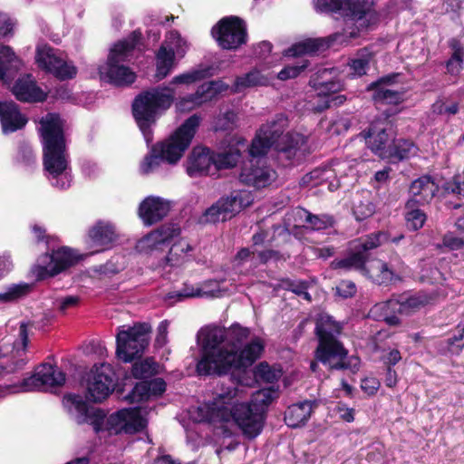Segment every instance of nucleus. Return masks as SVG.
I'll list each match as a JSON object with an SVG mask.
<instances>
[{
  "mask_svg": "<svg viewBox=\"0 0 464 464\" xmlns=\"http://www.w3.org/2000/svg\"><path fill=\"white\" fill-rule=\"evenodd\" d=\"M342 16L344 18L345 25L341 32L294 44L285 51V55L298 57L314 54L337 44H348L352 39L358 38L362 31L368 30L380 20V15L374 9L373 0H344Z\"/></svg>",
  "mask_w": 464,
  "mask_h": 464,
  "instance_id": "f257e3e1",
  "label": "nucleus"
},
{
  "mask_svg": "<svg viewBox=\"0 0 464 464\" xmlns=\"http://www.w3.org/2000/svg\"><path fill=\"white\" fill-rule=\"evenodd\" d=\"M43 163L51 185L60 190L68 189L72 181L66 155L63 122L55 113H48L40 121Z\"/></svg>",
  "mask_w": 464,
  "mask_h": 464,
  "instance_id": "f03ea898",
  "label": "nucleus"
},
{
  "mask_svg": "<svg viewBox=\"0 0 464 464\" xmlns=\"http://www.w3.org/2000/svg\"><path fill=\"white\" fill-rule=\"evenodd\" d=\"M250 330L239 324L229 328L214 326L202 333L200 341V358L196 364L198 376H210L211 370L217 361V351L226 349L238 351L243 343L249 337Z\"/></svg>",
  "mask_w": 464,
  "mask_h": 464,
  "instance_id": "7ed1b4c3",
  "label": "nucleus"
},
{
  "mask_svg": "<svg viewBox=\"0 0 464 464\" xmlns=\"http://www.w3.org/2000/svg\"><path fill=\"white\" fill-rule=\"evenodd\" d=\"M201 118L198 114H193L184 121V122L164 141L156 143L147 155L143 162V171L149 173L162 161L169 164L177 163L185 151L189 147L198 128L199 127Z\"/></svg>",
  "mask_w": 464,
  "mask_h": 464,
  "instance_id": "20e7f679",
  "label": "nucleus"
},
{
  "mask_svg": "<svg viewBox=\"0 0 464 464\" xmlns=\"http://www.w3.org/2000/svg\"><path fill=\"white\" fill-rule=\"evenodd\" d=\"M175 89L170 85H158L141 91L131 103L132 116L140 130L147 135L175 101Z\"/></svg>",
  "mask_w": 464,
  "mask_h": 464,
  "instance_id": "39448f33",
  "label": "nucleus"
},
{
  "mask_svg": "<svg viewBox=\"0 0 464 464\" xmlns=\"http://www.w3.org/2000/svg\"><path fill=\"white\" fill-rule=\"evenodd\" d=\"M401 238H403L402 235L391 239L390 235L384 231H377L362 237L353 243L350 252L344 257L334 259L331 263V267L346 272L355 270L365 276L369 274L367 262L370 259L371 251L389 241L398 243Z\"/></svg>",
  "mask_w": 464,
  "mask_h": 464,
  "instance_id": "423d86ee",
  "label": "nucleus"
},
{
  "mask_svg": "<svg viewBox=\"0 0 464 464\" xmlns=\"http://www.w3.org/2000/svg\"><path fill=\"white\" fill-rule=\"evenodd\" d=\"M265 350V343L260 337H254L238 351L222 349L217 351V361L210 376L222 377L232 371L245 370L260 358Z\"/></svg>",
  "mask_w": 464,
  "mask_h": 464,
  "instance_id": "0eeeda50",
  "label": "nucleus"
},
{
  "mask_svg": "<svg viewBox=\"0 0 464 464\" xmlns=\"http://www.w3.org/2000/svg\"><path fill=\"white\" fill-rule=\"evenodd\" d=\"M150 330L147 323L120 326L116 334L117 358L123 362H131L140 358L149 344L148 334Z\"/></svg>",
  "mask_w": 464,
  "mask_h": 464,
  "instance_id": "6e6552de",
  "label": "nucleus"
},
{
  "mask_svg": "<svg viewBox=\"0 0 464 464\" xmlns=\"http://www.w3.org/2000/svg\"><path fill=\"white\" fill-rule=\"evenodd\" d=\"M314 352V359L330 371L349 370L356 373L360 370L361 360L357 355H349L348 350L338 338L317 340Z\"/></svg>",
  "mask_w": 464,
  "mask_h": 464,
  "instance_id": "1a4fd4ad",
  "label": "nucleus"
},
{
  "mask_svg": "<svg viewBox=\"0 0 464 464\" xmlns=\"http://www.w3.org/2000/svg\"><path fill=\"white\" fill-rule=\"evenodd\" d=\"M211 36L222 50L236 51L248 41L246 23L237 15L224 16L211 28Z\"/></svg>",
  "mask_w": 464,
  "mask_h": 464,
  "instance_id": "9d476101",
  "label": "nucleus"
},
{
  "mask_svg": "<svg viewBox=\"0 0 464 464\" xmlns=\"http://www.w3.org/2000/svg\"><path fill=\"white\" fill-rule=\"evenodd\" d=\"M401 111V109L388 108L382 113L381 119L373 121L367 132V144L370 150L378 157L384 160L389 148L397 135L396 127L392 120Z\"/></svg>",
  "mask_w": 464,
  "mask_h": 464,
  "instance_id": "9b49d317",
  "label": "nucleus"
},
{
  "mask_svg": "<svg viewBox=\"0 0 464 464\" xmlns=\"http://www.w3.org/2000/svg\"><path fill=\"white\" fill-rule=\"evenodd\" d=\"M81 256L68 246H61L52 253L41 255L32 272L37 281L53 277L78 264Z\"/></svg>",
  "mask_w": 464,
  "mask_h": 464,
  "instance_id": "f8f14e48",
  "label": "nucleus"
},
{
  "mask_svg": "<svg viewBox=\"0 0 464 464\" xmlns=\"http://www.w3.org/2000/svg\"><path fill=\"white\" fill-rule=\"evenodd\" d=\"M252 196L246 190H234L229 195L221 197L208 208L202 217V223L216 224L226 222L252 203Z\"/></svg>",
  "mask_w": 464,
  "mask_h": 464,
  "instance_id": "ddd939ff",
  "label": "nucleus"
},
{
  "mask_svg": "<svg viewBox=\"0 0 464 464\" xmlns=\"http://www.w3.org/2000/svg\"><path fill=\"white\" fill-rule=\"evenodd\" d=\"M65 382V373L55 365L43 363L35 372L20 382L6 386L9 393L25 392L47 387H59Z\"/></svg>",
  "mask_w": 464,
  "mask_h": 464,
  "instance_id": "4468645a",
  "label": "nucleus"
},
{
  "mask_svg": "<svg viewBox=\"0 0 464 464\" xmlns=\"http://www.w3.org/2000/svg\"><path fill=\"white\" fill-rule=\"evenodd\" d=\"M116 382V373L110 364H95L88 376L87 398L95 403L102 402L114 391Z\"/></svg>",
  "mask_w": 464,
  "mask_h": 464,
  "instance_id": "2eb2a0df",
  "label": "nucleus"
},
{
  "mask_svg": "<svg viewBox=\"0 0 464 464\" xmlns=\"http://www.w3.org/2000/svg\"><path fill=\"white\" fill-rule=\"evenodd\" d=\"M276 178V171L262 159L251 160L248 163H245L239 174L241 183L256 189L270 186Z\"/></svg>",
  "mask_w": 464,
  "mask_h": 464,
  "instance_id": "dca6fc26",
  "label": "nucleus"
},
{
  "mask_svg": "<svg viewBox=\"0 0 464 464\" xmlns=\"http://www.w3.org/2000/svg\"><path fill=\"white\" fill-rule=\"evenodd\" d=\"M250 402L234 404V422L248 440L256 438L263 430L266 417L256 411Z\"/></svg>",
  "mask_w": 464,
  "mask_h": 464,
  "instance_id": "f3484780",
  "label": "nucleus"
},
{
  "mask_svg": "<svg viewBox=\"0 0 464 464\" xmlns=\"http://www.w3.org/2000/svg\"><path fill=\"white\" fill-rule=\"evenodd\" d=\"M440 190L439 185L430 175H422L414 179L409 188L410 198L405 208L428 205Z\"/></svg>",
  "mask_w": 464,
  "mask_h": 464,
  "instance_id": "a211bd4d",
  "label": "nucleus"
},
{
  "mask_svg": "<svg viewBox=\"0 0 464 464\" xmlns=\"http://www.w3.org/2000/svg\"><path fill=\"white\" fill-rule=\"evenodd\" d=\"M63 404L79 414L78 422L82 423L91 420L96 432H99L105 418V414L101 409H92L82 396L74 393H68L63 396Z\"/></svg>",
  "mask_w": 464,
  "mask_h": 464,
  "instance_id": "6ab92c4d",
  "label": "nucleus"
},
{
  "mask_svg": "<svg viewBox=\"0 0 464 464\" xmlns=\"http://www.w3.org/2000/svg\"><path fill=\"white\" fill-rule=\"evenodd\" d=\"M227 84L224 82L209 81L199 85L195 93L183 98L179 103V110H190L196 105H201L216 98L219 93L227 91Z\"/></svg>",
  "mask_w": 464,
  "mask_h": 464,
  "instance_id": "aec40b11",
  "label": "nucleus"
},
{
  "mask_svg": "<svg viewBox=\"0 0 464 464\" xmlns=\"http://www.w3.org/2000/svg\"><path fill=\"white\" fill-rule=\"evenodd\" d=\"M90 246L94 252L111 249L118 239L115 227L110 222L99 220L88 231Z\"/></svg>",
  "mask_w": 464,
  "mask_h": 464,
  "instance_id": "412c9836",
  "label": "nucleus"
},
{
  "mask_svg": "<svg viewBox=\"0 0 464 464\" xmlns=\"http://www.w3.org/2000/svg\"><path fill=\"white\" fill-rule=\"evenodd\" d=\"M188 160L187 172L190 177L216 175L213 150L209 148L195 147Z\"/></svg>",
  "mask_w": 464,
  "mask_h": 464,
  "instance_id": "4be33fe9",
  "label": "nucleus"
},
{
  "mask_svg": "<svg viewBox=\"0 0 464 464\" xmlns=\"http://www.w3.org/2000/svg\"><path fill=\"white\" fill-rule=\"evenodd\" d=\"M167 383L163 378L157 377L150 380L141 381L132 388L131 392L125 396L129 403L143 402L150 397H160L165 392Z\"/></svg>",
  "mask_w": 464,
  "mask_h": 464,
  "instance_id": "5701e85b",
  "label": "nucleus"
},
{
  "mask_svg": "<svg viewBox=\"0 0 464 464\" xmlns=\"http://www.w3.org/2000/svg\"><path fill=\"white\" fill-rule=\"evenodd\" d=\"M27 121L17 103L14 101H0V123L3 133L8 134L22 130Z\"/></svg>",
  "mask_w": 464,
  "mask_h": 464,
  "instance_id": "b1692460",
  "label": "nucleus"
},
{
  "mask_svg": "<svg viewBox=\"0 0 464 464\" xmlns=\"http://www.w3.org/2000/svg\"><path fill=\"white\" fill-rule=\"evenodd\" d=\"M167 201L159 197H147L139 207V216L146 226L161 221L169 212Z\"/></svg>",
  "mask_w": 464,
  "mask_h": 464,
  "instance_id": "393cba45",
  "label": "nucleus"
},
{
  "mask_svg": "<svg viewBox=\"0 0 464 464\" xmlns=\"http://www.w3.org/2000/svg\"><path fill=\"white\" fill-rule=\"evenodd\" d=\"M317 407L318 402L315 400H305L294 403L288 406L285 411V423L292 429L303 427L307 423Z\"/></svg>",
  "mask_w": 464,
  "mask_h": 464,
  "instance_id": "a878e982",
  "label": "nucleus"
},
{
  "mask_svg": "<svg viewBox=\"0 0 464 464\" xmlns=\"http://www.w3.org/2000/svg\"><path fill=\"white\" fill-rule=\"evenodd\" d=\"M12 92L22 102H43L47 99V94L36 84L30 74L19 78L14 82Z\"/></svg>",
  "mask_w": 464,
  "mask_h": 464,
  "instance_id": "bb28decb",
  "label": "nucleus"
},
{
  "mask_svg": "<svg viewBox=\"0 0 464 464\" xmlns=\"http://www.w3.org/2000/svg\"><path fill=\"white\" fill-rule=\"evenodd\" d=\"M142 38L140 29L132 31L127 39L117 42L110 50L107 62L124 63L130 60L133 51Z\"/></svg>",
  "mask_w": 464,
  "mask_h": 464,
  "instance_id": "cd10ccee",
  "label": "nucleus"
},
{
  "mask_svg": "<svg viewBox=\"0 0 464 464\" xmlns=\"http://www.w3.org/2000/svg\"><path fill=\"white\" fill-rule=\"evenodd\" d=\"M101 79L107 80L108 82L115 86H129L136 80V74L130 67L120 63L107 62L105 72L100 69Z\"/></svg>",
  "mask_w": 464,
  "mask_h": 464,
  "instance_id": "c85d7f7f",
  "label": "nucleus"
},
{
  "mask_svg": "<svg viewBox=\"0 0 464 464\" xmlns=\"http://www.w3.org/2000/svg\"><path fill=\"white\" fill-rule=\"evenodd\" d=\"M433 299L432 295L420 291L411 295H399L396 297L393 295L385 305L392 306L396 304L399 305L397 308L399 313L409 314L412 311L429 304Z\"/></svg>",
  "mask_w": 464,
  "mask_h": 464,
  "instance_id": "c756f323",
  "label": "nucleus"
},
{
  "mask_svg": "<svg viewBox=\"0 0 464 464\" xmlns=\"http://www.w3.org/2000/svg\"><path fill=\"white\" fill-rule=\"evenodd\" d=\"M231 391L227 394H219V401H214L210 406L208 407V415L206 420L209 422L222 421L227 422L230 420H234V404L228 401L232 400L236 395V390Z\"/></svg>",
  "mask_w": 464,
  "mask_h": 464,
  "instance_id": "7c9ffc66",
  "label": "nucleus"
},
{
  "mask_svg": "<svg viewBox=\"0 0 464 464\" xmlns=\"http://www.w3.org/2000/svg\"><path fill=\"white\" fill-rule=\"evenodd\" d=\"M417 150L418 147L411 140L396 139L395 137L384 160L391 163H397L410 159L416 154Z\"/></svg>",
  "mask_w": 464,
  "mask_h": 464,
  "instance_id": "2f4dec72",
  "label": "nucleus"
},
{
  "mask_svg": "<svg viewBox=\"0 0 464 464\" xmlns=\"http://www.w3.org/2000/svg\"><path fill=\"white\" fill-rule=\"evenodd\" d=\"M306 143V138L300 133L287 132L275 141V149L286 160H293L297 151Z\"/></svg>",
  "mask_w": 464,
  "mask_h": 464,
  "instance_id": "473e14b6",
  "label": "nucleus"
},
{
  "mask_svg": "<svg viewBox=\"0 0 464 464\" xmlns=\"http://www.w3.org/2000/svg\"><path fill=\"white\" fill-rule=\"evenodd\" d=\"M367 92H372V100L376 106L392 105V108L399 109L405 101V92L402 91H394L384 87H366Z\"/></svg>",
  "mask_w": 464,
  "mask_h": 464,
  "instance_id": "72a5a7b5",
  "label": "nucleus"
},
{
  "mask_svg": "<svg viewBox=\"0 0 464 464\" xmlns=\"http://www.w3.org/2000/svg\"><path fill=\"white\" fill-rule=\"evenodd\" d=\"M117 417L123 422L121 430L127 434H135L147 427V420L140 414L139 408L123 409L117 412Z\"/></svg>",
  "mask_w": 464,
  "mask_h": 464,
  "instance_id": "f704fd0d",
  "label": "nucleus"
},
{
  "mask_svg": "<svg viewBox=\"0 0 464 464\" xmlns=\"http://www.w3.org/2000/svg\"><path fill=\"white\" fill-rule=\"evenodd\" d=\"M180 228L172 223L161 225L157 229L144 237L143 241L151 248H158L161 245L169 243L174 237H179Z\"/></svg>",
  "mask_w": 464,
  "mask_h": 464,
  "instance_id": "c9c22d12",
  "label": "nucleus"
},
{
  "mask_svg": "<svg viewBox=\"0 0 464 464\" xmlns=\"http://www.w3.org/2000/svg\"><path fill=\"white\" fill-rule=\"evenodd\" d=\"M297 215L304 219L306 228L310 231H321L331 228L334 226L335 220L332 215L313 214L305 208H299Z\"/></svg>",
  "mask_w": 464,
  "mask_h": 464,
  "instance_id": "e433bc0d",
  "label": "nucleus"
},
{
  "mask_svg": "<svg viewBox=\"0 0 464 464\" xmlns=\"http://www.w3.org/2000/svg\"><path fill=\"white\" fill-rule=\"evenodd\" d=\"M156 73L157 81L166 78L171 72L175 64V51L173 48H167L161 44L156 53Z\"/></svg>",
  "mask_w": 464,
  "mask_h": 464,
  "instance_id": "4c0bfd02",
  "label": "nucleus"
},
{
  "mask_svg": "<svg viewBox=\"0 0 464 464\" xmlns=\"http://www.w3.org/2000/svg\"><path fill=\"white\" fill-rule=\"evenodd\" d=\"M343 330L342 325L330 315H321L315 322L314 334L317 340L337 338Z\"/></svg>",
  "mask_w": 464,
  "mask_h": 464,
  "instance_id": "58836bf2",
  "label": "nucleus"
},
{
  "mask_svg": "<svg viewBox=\"0 0 464 464\" xmlns=\"http://www.w3.org/2000/svg\"><path fill=\"white\" fill-rule=\"evenodd\" d=\"M373 57V53L367 47L358 50L355 57L348 63L351 74L356 77L365 75L370 69V63Z\"/></svg>",
  "mask_w": 464,
  "mask_h": 464,
  "instance_id": "ea45409f",
  "label": "nucleus"
},
{
  "mask_svg": "<svg viewBox=\"0 0 464 464\" xmlns=\"http://www.w3.org/2000/svg\"><path fill=\"white\" fill-rule=\"evenodd\" d=\"M213 157L215 160L214 172L217 174L218 170L236 167L241 159V152L237 147L232 146L223 152L213 150Z\"/></svg>",
  "mask_w": 464,
  "mask_h": 464,
  "instance_id": "a19ab883",
  "label": "nucleus"
},
{
  "mask_svg": "<svg viewBox=\"0 0 464 464\" xmlns=\"http://www.w3.org/2000/svg\"><path fill=\"white\" fill-rule=\"evenodd\" d=\"M288 126V119L284 113L276 114L271 121L263 124L259 129L261 133L266 135L268 139L275 144V141L284 136V131Z\"/></svg>",
  "mask_w": 464,
  "mask_h": 464,
  "instance_id": "79ce46f5",
  "label": "nucleus"
},
{
  "mask_svg": "<svg viewBox=\"0 0 464 464\" xmlns=\"http://www.w3.org/2000/svg\"><path fill=\"white\" fill-rule=\"evenodd\" d=\"M365 276L379 285H389L396 280H401V277L395 274L389 265L382 260L377 261L374 271L369 268V274L365 275Z\"/></svg>",
  "mask_w": 464,
  "mask_h": 464,
  "instance_id": "37998d69",
  "label": "nucleus"
},
{
  "mask_svg": "<svg viewBox=\"0 0 464 464\" xmlns=\"http://www.w3.org/2000/svg\"><path fill=\"white\" fill-rule=\"evenodd\" d=\"M213 75V68L211 66L199 65L184 73L176 75L172 78L169 84H192Z\"/></svg>",
  "mask_w": 464,
  "mask_h": 464,
  "instance_id": "c03bdc74",
  "label": "nucleus"
},
{
  "mask_svg": "<svg viewBox=\"0 0 464 464\" xmlns=\"http://www.w3.org/2000/svg\"><path fill=\"white\" fill-rule=\"evenodd\" d=\"M36 62L39 67L54 75L63 59L57 55L55 49L44 47L37 51Z\"/></svg>",
  "mask_w": 464,
  "mask_h": 464,
  "instance_id": "a18cd8bd",
  "label": "nucleus"
},
{
  "mask_svg": "<svg viewBox=\"0 0 464 464\" xmlns=\"http://www.w3.org/2000/svg\"><path fill=\"white\" fill-rule=\"evenodd\" d=\"M279 396L278 389L269 387L261 389L254 393L250 403L256 408L266 418V411L269 405Z\"/></svg>",
  "mask_w": 464,
  "mask_h": 464,
  "instance_id": "49530a36",
  "label": "nucleus"
},
{
  "mask_svg": "<svg viewBox=\"0 0 464 464\" xmlns=\"http://www.w3.org/2000/svg\"><path fill=\"white\" fill-rule=\"evenodd\" d=\"M440 347L445 353L459 354L464 348V326L440 341Z\"/></svg>",
  "mask_w": 464,
  "mask_h": 464,
  "instance_id": "de8ad7c7",
  "label": "nucleus"
},
{
  "mask_svg": "<svg viewBox=\"0 0 464 464\" xmlns=\"http://www.w3.org/2000/svg\"><path fill=\"white\" fill-rule=\"evenodd\" d=\"M237 114L234 110L228 109L220 111L213 120V130L218 131H232L237 127Z\"/></svg>",
  "mask_w": 464,
  "mask_h": 464,
  "instance_id": "09e8293b",
  "label": "nucleus"
},
{
  "mask_svg": "<svg viewBox=\"0 0 464 464\" xmlns=\"http://www.w3.org/2000/svg\"><path fill=\"white\" fill-rule=\"evenodd\" d=\"M158 373V363L153 358H146L143 361L136 362L131 368V374L135 379L143 381Z\"/></svg>",
  "mask_w": 464,
  "mask_h": 464,
  "instance_id": "8fccbe9b",
  "label": "nucleus"
},
{
  "mask_svg": "<svg viewBox=\"0 0 464 464\" xmlns=\"http://www.w3.org/2000/svg\"><path fill=\"white\" fill-rule=\"evenodd\" d=\"M272 147H274V143L266 135L261 133V130L259 129L256 137L251 141L248 153L253 158H258L266 155Z\"/></svg>",
  "mask_w": 464,
  "mask_h": 464,
  "instance_id": "3c124183",
  "label": "nucleus"
},
{
  "mask_svg": "<svg viewBox=\"0 0 464 464\" xmlns=\"http://www.w3.org/2000/svg\"><path fill=\"white\" fill-rule=\"evenodd\" d=\"M264 77L261 72L257 70L250 71L249 72L237 76L234 82V92H237L245 88L254 87L262 85Z\"/></svg>",
  "mask_w": 464,
  "mask_h": 464,
  "instance_id": "603ef678",
  "label": "nucleus"
},
{
  "mask_svg": "<svg viewBox=\"0 0 464 464\" xmlns=\"http://www.w3.org/2000/svg\"><path fill=\"white\" fill-rule=\"evenodd\" d=\"M32 290V285L26 283L13 285L5 293H0V303L17 301L26 296Z\"/></svg>",
  "mask_w": 464,
  "mask_h": 464,
  "instance_id": "864d4df0",
  "label": "nucleus"
},
{
  "mask_svg": "<svg viewBox=\"0 0 464 464\" xmlns=\"http://www.w3.org/2000/svg\"><path fill=\"white\" fill-rule=\"evenodd\" d=\"M407 212L405 214V219L407 226L412 230H418L421 228L426 221V214L420 210L419 207L405 208Z\"/></svg>",
  "mask_w": 464,
  "mask_h": 464,
  "instance_id": "5fc2aeb1",
  "label": "nucleus"
},
{
  "mask_svg": "<svg viewBox=\"0 0 464 464\" xmlns=\"http://www.w3.org/2000/svg\"><path fill=\"white\" fill-rule=\"evenodd\" d=\"M375 213V205L369 199L360 200L353 207V214L357 221H363Z\"/></svg>",
  "mask_w": 464,
  "mask_h": 464,
  "instance_id": "6e6d98bb",
  "label": "nucleus"
},
{
  "mask_svg": "<svg viewBox=\"0 0 464 464\" xmlns=\"http://www.w3.org/2000/svg\"><path fill=\"white\" fill-rule=\"evenodd\" d=\"M255 374L261 380L272 383L280 378L281 372L271 367L267 362H262L256 367Z\"/></svg>",
  "mask_w": 464,
  "mask_h": 464,
  "instance_id": "4d7b16f0",
  "label": "nucleus"
},
{
  "mask_svg": "<svg viewBox=\"0 0 464 464\" xmlns=\"http://www.w3.org/2000/svg\"><path fill=\"white\" fill-rule=\"evenodd\" d=\"M192 250L191 246L184 241H179L172 245L168 255L164 258L166 266H176L179 265V257L172 258V256H179Z\"/></svg>",
  "mask_w": 464,
  "mask_h": 464,
  "instance_id": "13d9d810",
  "label": "nucleus"
},
{
  "mask_svg": "<svg viewBox=\"0 0 464 464\" xmlns=\"http://www.w3.org/2000/svg\"><path fill=\"white\" fill-rule=\"evenodd\" d=\"M344 0H316L315 8L321 13L339 14L343 11Z\"/></svg>",
  "mask_w": 464,
  "mask_h": 464,
  "instance_id": "bf43d9fd",
  "label": "nucleus"
},
{
  "mask_svg": "<svg viewBox=\"0 0 464 464\" xmlns=\"http://www.w3.org/2000/svg\"><path fill=\"white\" fill-rule=\"evenodd\" d=\"M342 89V83L335 76L329 82H317V92L320 96L328 97Z\"/></svg>",
  "mask_w": 464,
  "mask_h": 464,
  "instance_id": "052dcab7",
  "label": "nucleus"
},
{
  "mask_svg": "<svg viewBox=\"0 0 464 464\" xmlns=\"http://www.w3.org/2000/svg\"><path fill=\"white\" fill-rule=\"evenodd\" d=\"M309 62L305 61L301 65H287L285 66L277 74V78L281 81H286L289 79L296 78L302 72H304Z\"/></svg>",
  "mask_w": 464,
  "mask_h": 464,
  "instance_id": "680f3d73",
  "label": "nucleus"
},
{
  "mask_svg": "<svg viewBox=\"0 0 464 464\" xmlns=\"http://www.w3.org/2000/svg\"><path fill=\"white\" fill-rule=\"evenodd\" d=\"M77 72V67L72 63H68L63 60L53 76L61 81H66L73 79L76 76Z\"/></svg>",
  "mask_w": 464,
  "mask_h": 464,
  "instance_id": "e2e57ef3",
  "label": "nucleus"
},
{
  "mask_svg": "<svg viewBox=\"0 0 464 464\" xmlns=\"http://www.w3.org/2000/svg\"><path fill=\"white\" fill-rule=\"evenodd\" d=\"M442 245L451 251L460 250L464 247V238L455 236L452 232H448L442 237Z\"/></svg>",
  "mask_w": 464,
  "mask_h": 464,
  "instance_id": "0e129e2a",
  "label": "nucleus"
},
{
  "mask_svg": "<svg viewBox=\"0 0 464 464\" xmlns=\"http://www.w3.org/2000/svg\"><path fill=\"white\" fill-rule=\"evenodd\" d=\"M327 172L326 169H314L302 178L303 184L316 187L322 183L323 176Z\"/></svg>",
  "mask_w": 464,
  "mask_h": 464,
  "instance_id": "69168bd1",
  "label": "nucleus"
},
{
  "mask_svg": "<svg viewBox=\"0 0 464 464\" xmlns=\"http://www.w3.org/2000/svg\"><path fill=\"white\" fill-rule=\"evenodd\" d=\"M281 286L286 290L290 291L296 295L300 294L303 288L307 285L309 283L305 280H292L288 277L280 279Z\"/></svg>",
  "mask_w": 464,
  "mask_h": 464,
  "instance_id": "338daca9",
  "label": "nucleus"
},
{
  "mask_svg": "<svg viewBox=\"0 0 464 464\" xmlns=\"http://www.w3.org/2000/svg\"><path fill=\"white\" fill-rule=\"evenodd\" d=\"M445 190L464 198V179L459 176H454L453 179L445 183Z\"/></svg>",
  "mask_w": 464,
  "mask_h": 464,
  "instance_id": "774afa93",
  "label": "nucleus"
}]
</instances>
